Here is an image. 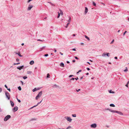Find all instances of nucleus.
<instances>
[{
  "label": "nucleus",
  "instance_id": "nucleus-33",
  "mask_svg": "<svg viewBox=\"0 0 129 129\" xmlns=\"http://www.w3.org/2000/svg\"><path fill=\"white\" fill-rule=\"evenodd\" d=\"M58 14L57 17V18H59V17L60 15V13H59V12H58Z\"/></svg>",
  "mask_w": 129,
  "mask_h": 129
},
{
  "label": "nucleus",
  "instance_id": "nucleus-40",
  "mask_svg": "<svg viewBox=\"0 0 129 129\" xmlns=\"http://www.w3.org/2000/svg\"><path fill=\"white\" fill-rule=\"evenodd\" d=\"M75 79V78H72L70 79V80H74Z\"/></svg>",
  "mask_w": 129,
  "mask_h": 129
},
{
  "label": "nucleus",
  "instance_id": "nucleus-23",
  "mask_svg": "<svg viewBox=\"0 0 129 129\" xmlns=\"http://www.w3.org/2000/svg\"><path fill=\"white\" fill-rule=\"evenodd\" d=\"M110 106L111 107H115V105L114 104H110Z\"/></svg>",
  "mask_w": 129,
  "mask_h": 129
},
{
  "label": "nucleus",
  "instance_id": "nucleus-51",
  "mask_svg": "<svg viewBox=\"0 0 129 129\" xmlns=\"http://www.w3.org/2000/svg\"><path fill=\"white\" fill-rule=\"evenodd\" d=\"M7 89L8 90V91H11V89H10V88H8Z\"/></svg>",
  "mask_w": 129,
  "mask_h": 129
},
{
  "label": "nucleus",
  "instance_id": "nucleus-4",
  "mask_svg": "<svg viewBox=\"0 0 129 129\" xmlns=\"http://www.w3.org/2000/svg\"><path fill=\"white\" fill-rule=\"evenodd\" d=\"M113 113H117L120 115H123V113L121 112L117 111L114 110Z\"/></svg>",
  "mask_w": 129,
  "mask_h": 129
},
{
  "label": "nucleus",
  "instance_id": "nucleus-27",
  "mask_svg": "<svg viewBox=\"0 0 129 129\" xmlns=\"http://www.w3.org/2000/svg\"><path fill=\"white\" fill-rule=\"evenodd\" d=\"M18 89L20 91L21 90V88L20 86H19L18 87Z\"/></svg>",
  "mask_w": 129,
  "mask_h": 129
},
{
  "label": "nucleus",
  "instance_id": "nucleus-15",
  "mask_svg": "<svg viewBox=\"0 0 129 129\" xmlns=\"http://www.w3.org/2000/svg\"><path fill=\"white\" fill-rule=\"evenodd\" d=\"M106 110H109L110 112L113 113L114 110H112L111 109H110L109 108H106L105 109Z\"/></svg>",
  "mask_w": 129,
  "mask_h": 129
},
{
  "label": "nucleus",
  "instance_id": "nucleus-38",
  "mask_svg": "<svg viewBox=\"0 0 129 129\" xmlns=\"http://www.w3.org/2000/svg\"><path fill=\"white\" fill-rule=\"evenodd\" d=\"M48 56V54H46L44 55V56L45 57H47Z\"/></svg>",
  "mask_w": 129,
  "mask_h": 129
},
{
  "label": "nucleus",
  "instance_id": "nucleus-55",
  "mask_svg": "<svg viewBox=\"0 0 129 129\" xmlns=\"http://www.w3.org/2000/svg\"><path fill=\"white\" fill-rule=\"evenodd\" d=\"M20 82L21 83V84H22V85H23V81H20Z\"/></svg>",
  "mask_w": 129,
  "mask_h": 129
},
{
  "label": "nucleus",
  "instance_id": "nucleus-48",
  "mask_svg": "<svg viewBox=\"0 0 129 129\" xmlns=\"http://www.w3.org/2000/svg\"><path fill=\"white\" fill-rule=\"evenodd\" d=\"M5 87L7 88H7H8V86H7V85H6L5 84V86H4Z\"/></svg>",
  "mask_w": 129,
  "mask_h": 129
},
{
  "label": "nucleus",
  "instance_id": "nucleus-12",
  "mask_svg": "<svg viewBox=\"0 0 129 129\" xmlns=\"http://www.w3.org/2000/svg\"><path fill=\"white\" fill-rule=\"evenodd\" d=\"M59 65L60 66L62 67H64V64L62 62L60 63L59 64Z\"/></svg>",
  "mask_w": 129,
  "mask_h": 129
},
{
  "label": "nucleus",
  "instance_id": "nucleus-24",
  "mask_svg": "<svg viewBox=\"0 0 129 129\" xmlns=\"http://www.w3.org/2000/svg\"><path fill=\"white\" fill-rule=\"evenodd\" d=\"M92 5L94 6H96V4L95 2L93 1H92Z\"/></svg>",
  "mask_w": 129,
  "mask_h": 129
},
{
  "label": "nucleus",
  "instance_id": "nucleus-1",
  "mask_svg": "<svg viewBox=\"0 0 129 129\" xmlns=\"http://www.w3.org/2000/svg\"><path fill=\"white\" fill-rule=\"evenodd\" d=\"M11 117L10 115H7L4 118V120L5 121H7Z\"/></svg>",
  "mask_w": 129,
  "mask_h": 129
},
{
  "label": "nucleus",
  "instance_id": "nucleus-22",
  "mask_svg": "<svg viewBox=\"0 0 129 129\" xmlns=\"http://www.w3.org/2000/svg\"><path fill=\"white\" fill-rule=\"evenodd\" d=\"M109 92L110 93H114V92L112 91L111 90H110L109 91Z\"/></svg>",
  "mask_w": 129,
  "mask_h": 129
},
{
  "label": "nucleus",
  "instance_id": "nucleus-61",
  "mask_svg": "<svg viewBox=\"0 0 129 129\" xmlns=\"http://www.w3.org/2000/svg\"><path fill=\"white\" fill-rule=\"evenodd\" d=\"M38 41H44V40L43 41V40H40V39H39L38 40Z\"/></svg>",
  "mask_w": 129,
  "mask_h": 129
},
{
  "label": "nucleus",
  "instance_id": "nucleus-2",
  "mask_svg": "<svg viewBox=\"0 0 129 129\" xmlns=\"http://www.w3.org/2000/svg\"><path fill=\"white\" fill-rule=\"evenodd\" d=\"M5 92L6 97L8 100H9L10 99V95H9V93L7 92L6 91H5Z\"/></svg>",
  "mask_w": 129,
  "mask_h": 129
},
{
  "label": "nucleus",
  "instance_id": "nucleus-6",
  "mask_svg": "<svg viewBox=\"0 0 129 129\" xmlns=\"http://www.w3.org/2000/svg\"><path fill=\"white\" fill-rule=\"evenodd\" d=\"M18 110V107L17 106L15 107L13 109V111L14 112H15L17 111Z\"/></svg>",
  "mask_w": 129,
  "mask_h": 129
},
{
  "label": "nucleus",
  "instance_id": "nucleus-16",
  "mask_svg": "<svg viewBox=\"0 0 129 129\" xmlns=\"http://www.w3.org/2000/svg\"><path fill=\"white\" fill-rule=\"evenodd\" d=\"M16 54H18L19 56L20 57H22V55H21V54H20V52H18V53H15Z\"/></svg>",
  "mask_w": 129,
  "mask_h": 129
},
{
  "label": "nucleus",
  "instance_id": "nucleus-39",
  "mask_svg": "<svg viewBox=\"0 0 129 129\" xmlns=\"http://www.w3.org/2000/svg\"><path fill=\"white\" fill-rule=\"evenodd\" d=\"M74 76L73 75H70L69 76V78H71V77H72L73 76Z\"/></svg>",
  "mask_w": 129,
  "mask_h": 129
},
{
  "label": "nucleus",
  "instance_id": "nucleus-36",
  "mask_svg": "<svg viewBox=\"0 0 129 129\" xmlns=\"http://www.w3.org/2000/svg\"><path fill=\"white\" fill-rule=\"evenodd\" d=\"M71 128V126H68L66 129H68L69 128Z\"/></svg>",
  "mask_w": 129,
  "mask_h": 129
},
{
  "label": "nucleus",
  "instance_id": "nucleus-20",
  "mask_svg": "<svg viewBox=\"0 0 129 129\" xmlns=\"http://www.w3.org/2000/svg\"><path fill=\"white\" fill-rule=\"evenodd\" d=\"M46 78H50V75L49 73H48L47 74Z\"/></svg>",
  "mask_w": 129,
  "mask_h": 129
},
{
  "label": "nucleus",
  "instance_id": "nucleus-63",
  "mask_svg": "<svg viewBox=\"0 0 129 129\" xmlns=\"http://www.w3.org/2000/svg\"><path fill=\"white\" fill-rule=\"evenodd\" d=\"M82 71V70H79V71H78V72H81Z\"/></svg>",
  "mask_w": 129,
  "mask_h": 129
},
{
  "label": "nucleus",
  "instance_id": "nucleus-29",
  "mask_svg": "<svg viewBox=\"0 0 129 129\" xmlns=\"http://www.w3.org/2000/svg\"><path fill=\"white\" fill-rule=\"evenodd\" d=\"M72 116L73 117H76V114H73L72 115Z\"/></svg>",
  "mask_w": 129,
  "mask_h": 129
},
{
  "label": "nucleus",
  "instance_id": "nucleus-57",
  "mask_svg": "<svg viewBox=\"0 0 129 129\" xmlns=\"http://www.w3.org/2000/svg\"><path fill=\"white\" fill-rule=\"evenodd\" d=\"M45 46H44L41 49H43L44 48H45Z\"/></svg>",
  "mask_w": 129,
  "mask_h": 129
},
{
  "label": "nucleus",
  "instance_id": "nucleus-44",
  "mask_svg": "<svg viewBox=\"0 0 129 129\" xmlns=\"http://www.w3.org/2000/svg\"><path fill=\"white\" fill-rule=\"evenodd\" d=\"M17 100L19 102V103H20V102H21V101H20V100H19V99H17Z\"/></svg>",
  "mask_w": 129,
  "mask_h": 129
},
{
  "label": "nucleus",
  "instance_id": "nucleus-54",
  "mask_svg": "<svg viewBox=\"0 0 129 129\" xmlns=\"http://www.w3.org/2000/svg\"><path fill=\"white\" fill-rule=\"evenodd\" d=\"M37 106V105H35L34 106H33V107H31V109H32V108H34V107H36Z\"/></svg>",
  "mask_w": 129,
  "mask_h": 129
},
{
  "label": "nucleus",
  "instance_id": "nucleus-41",
  "mask_svg": "<svg viewBox=\"0 0 129 129\" xmlns=\"http://www.w3.org/2000/svg\"><path fill=\"white\" fill-rule=\"evenodd\" d=\"M127 32V31H125L123 33V36H124L125 34L126 33V32Z\"/></svg>",
  "mask_w": 129,
  "mask_h": 129
},
{
  "label": "nucleus",
  "instance_id": "nucleus-28",
  "mask_svg": "<svg viewBox=\"0 0 129 129\" xmlns=\"http://www.w3.org/2000/svg\"><path fill=\"white\" fill-rule=\"evenodd\" d=\"M129 83V80L127 82L126 84L125 85V86L127 87H128V84Z\"/></svg>",
  "mask_w": 129,
  "mask_h": 129
},
{
  "label": "nucleus",
  "instance_id": "nucleus-42",
  "mask_svg": "<svg viewBox=\"0 0 129 129\" xmlns=\"http://www.w3.org/2000/svg\"><path fill=\"white\" fill-rule=\"evenodd\" d=\"M114 39L113 40H112V41H111V42L110 44H112V43H113V42H114Z\"/></svg>",
  "mask_w": 129,
  "mask_h": 129
},
{
  "label": "nucleus",
  "instance_id": "nucleus-9",
  "mask_svg": "<svg viewBox=\"0 0 129 129\" xmlns=\"http://www.w3.org/2000/svg\"><path fill=\"white\" fill-rule=\"evenodd\" d=\"M24 67V66H20L17 67V68L19 69V70H21V69H22Z\"/></svg>",
  "mask_w": 129,
  "mask_h": 129
},
{
  "label": "nucleus",
  "instance_id": "nucleus-19",
  "mask_svg": "<svg viewBox=\"0 0 129 129\" xmlns=\"http://www.w3.org/2000/svg\"><path fill=\"white\" fill-rule=\"evenodd\" d=\"M52 87L54 88L55 87H58L59 86H58L56 85L55 84L54 85H53L52 86Z\"/></svg>",
  "mask_w": 129,
  "mask_h": 129
},
{
  "label": "nucleus",
  "instance_id": "nucleus-47",
  "mask_svg": "<svg viewBox=\"0 0 129 129\" xmlns=\"http://www.w3.org/2000/svg\"><path fill=\"white\" fill-rule=\"evenodd\" d=\"M86 69L88 71H89L90 70V69L89 68H87Z\"/></svg>",
  "mask_w": 129,
  "mask_h": 129
},
{
  "label": "nucleus",
  "instance_id": "nucleus-60",
  "mask_svg": "<svg viewBox=\"0 0 129 129\" xmlns=\"http://www.w3.org/2000/svg\"><path fill=\"white\" fill-rule=\"evenodd\" d=\"M2 110L0 108V112L2 111Z\"/></svg>",
  "mask_w": 129,
  "mask_h": 129
},
{
  "label": "nucleus",
  "instance_id": "nucleus-8",
  "mask_svg": "<svg viewBox=\"0 0 129 129\" xmlns=\"http://www.w3.org/2000/svg\"><path fill=\"white\" fill-rule=\"evenodd\" d=\"M42 91H41L39 92L38 93V94L37 95L39 97H40L42 94Z\"/></svg>",
  "mask_w": 129,
  "mask_h": 129
},
{
  "label": "nucleus",
  "instance_id": "nucleus-35",
  "mask_svg": "<svg viewBox=\"0 0 129 129\" xmlns=\"http://www.w3.org/2000/svg\"><path fill=\"white\" fill-rule=\"evenodd\" d=\"M42 100L41 101H40V102H38L37 105H37V106L38 105H39V104H40L41 102L42 101Z\"/></svg>",
  "mask_w": 129,
  "mask_h": 129
},
{
  "label": "nucleus",
  "instance_id": "nucleus-26",
  "mask_svg": "<svg viewBox=\"0 0 129 129\" xmlns=\"http://www.w3.org/2000/svg\"><path fill=\"white\" fill-rule=\"evenodd\" d=\"M60 14L61 15H63V12L61 10H60Z\"/></svg>",
  "mask_w": 129,
  "mask_h": 129
},
{
  "label": "nucleus",
  "instance_id": "nucleus-49",
  "mask_svg": "<svg viewBox=\"0 0 129 129\" xmlns=\"http://www.w3.org/2000/svg\"><path fill=\"white\" fill-rule=\"evenodd\" d=\"M80 90H81L80 89H78V90L76 89V91L77 92H78Z\"/></svg>",
  "mask_w": 129,
  "mask_h": 129
},
{
  "label": "nucleus",
  "instance_id": "nucleus-59",
  "mask_svg": "<svg viewBox=\"0 0 129 129\" xmlns=\"http://www.w3.org/2000/svg\"><path fill=\"white\" fill-rule=\"evenodd\" d=\"M67 63H69L70 62L69 61H67Z\"/></svg>",
  "mask_w": 129,
  "mask_h": 129
},
{
  "label": "nucleus",
  "instance_id": "nucleus-14",
  "mask_svg": "<svg viewBox=\"0 0 129 129\" xmlns=\"http://www.w3.org/2000/svg\"><path fill=\"white\" fill-rule=\"evenodd\" d=\"M10 102L11 106L12 107H14V103L13 102L11 101H10Z\"/></svg>",
  "mask_w": 129,
  "mask_h": 129
},
{
  "label": "nucleus",
  "instance_id": "nucleus-37",
  "mask_svg": "<svg viewBox=\"0 0 129 129\" xmlns=\"http://www.w3.org/2000/svg\"><path fill=\"white\" fill-rule=\"evenodd\" d=\"M38 96L37 95L36 96V97L35 98L36 99V100H37L38 99V98H39Z\"/></svg>",
  "mask_w": 129,
  "mask_h": 129
},
{
  "label": "nucleus",
  "instance_id": "nucleus-43",
  "mask_svg": "<svg viewBox=\"0 0 129 129\" xmlns=\"http://www.w3.org/2000/svg\"><path fill=\"white\" fill-rule=\"evenodd\" d=\"M74 58L76 59H77V60H78L79 58H78V57H76V56H75L74 57Z\"/></svg>",
  "mask_w": 129,
  "mask_h": 129
},
{
  "label": "nucleus",
  "instance_id": "nucleus-31",
  "mask_svg": "<svg viewBox=\"0 0 129 129\" xmlns=\"http://www.w3.org/2000/svg\"><path fill=\"white\" fill-rule=\"evenodd\" d=\"M36 119L35 118H32L30 120V121H31L33 120H35Z\"/></svg>",
  "mask_w": 129,
  "mask_h": 129
},
{
  "label": "nucleus",
  "instance_id": "nucleus-34",
  "mask_svg": "<svg viewBox=\"0 0 129 129\" xmlns=\"http://www.w3.org/2000/svg\"><path fill=\"white\" fill-rule=\"evenodd\" d=\"M23 78L24 79H26L27 78V77H26V76H24V77H23Z\"/></svg>",
  "mask_w": 129,
  "mask_h": 129
},
{
  "label": "nucleus",
  "instance_id": "nucleus-56",
  "mask_svg": "<svg viewBox=\"0 0 129 129\" xmlns=\"http://www.w3.org/2000/svg\"><path fill=\"white\" fill-rule=\"evenodd\" d=\"M72 62L73 63L75 62V60H72Z\"/></svg>",
  "mask_w": 129,
  "mask_h": 129
},
{
  "label": "nucleus",
  "instance_id": "nucleus-18",
  "mask_svg": "<svg viewBox=\"0 0 129 129\" xmlns=\"http://www.w3.org/2000/svg\"><path fill=\"white\" fill-rule=\"evenodd\" d=\"M84 36L85 38L87 39L88 40H90L89 38L86 35H85Z\"/></svg>",
  "mask_w": 129,
  "mask_h": 129
},
{
  "label": "nucleus",
  "instance_id": "nucleus-58",
  "mask_svg": "<svg viewBox=\"0 0 129 129\" xmlns=\"http://www.w3.org/2000/svg\"><path fill=\"white\" fill-rule=\"evenodd\" d=\"M114 58L115 59H117V57L116 56H115L114 57Z\"/></svg>",
  "mask_w": 129,
  "mask_h": 129
},
{
  "label": "nucleus",
  "instance_id": "nucleus-11",
  "mask_svg": "<svg viewBox=\"0 0 129 129\" xmlns=\"http://www.w3.org/2000/svg\"><path fill=\"white\" fill-rule=\"evenodd\" d=\"M88 8L86 7H85V14H86L88 12Z\"/></svg>",
  "mask_w": 129,
  "mask_h": 129
},
{
  "label": "nucleus",
  "instance_id": "nucleus-46",
  "mask_svg": "<svg viewBox=\"0 0 129 129\" xmlns=\"http://www.w3.org/2000/svg\"><path fill=\"white\" fill-rule=\"evenodd\" d=\"M16 60L17 61H19V59L18 58H16Z\"/></svg>",
  "mask_w": 129,
  "mask_h": 129
},
{
  "label": "nucleus",
  "instance_id": "nucleus-5",
  "mask_svg": "<svg viewBox=\"0 0 129 129\" xmlns=\"http://www.w3.org/2000/svg\"><path fill=\"white\" fill-rule=\"evenodd\" d=\"M106 55L108 57H109L110 56V53H104L102 54V56L103 57H105Z\"/></svg>",
  "mask_w": 129,
  "mask_h": 129
},
{
  "label": "nucleus",
  "instance_id": "nucleus-10",
  "mask_svg": "<svg viewBox=\"0 0 129 129\" xmlns=\"http://www.w3.org/2000/svg\"><path fill=\"white\" fill-rule=\"evenodd\" d=\"M33 6L32 5H29V6L28 7V8L27 10H30L31 9L33 8Z\"/></svg>",
  "mask_w": 129,
  "mask_h": 129
},
{
  "label": "nucleus",
  "instance_id": "nucleus-53",
  "mask_svg": "<svg viewBox=\"0 0 129 129\" xmlns=\"http://www.w3.org/2000/svg\"><path fill=\"white\" fill-rule=\"evenodd\" d=\"M72 50L74 51H76V49L75 48H74L73 49H72Z\"/></svg>",
  "mask_w": 129,
  "mask_h": 129
},
{
  "label": "nucleus",
  "instance_id": "nucleus-52",
  "mask_svg": "<svg viewBox=\"0 0 129 129\" xmlns=\"http://www.w3.org/2000/svg\"><path fill=\"white\" fill-rule=\"evenodd\" d=\"M2 91V88H1V87H0V93Z\"/></svg>",
  "mask_w": 129,
  "mask_h": 129
},
{
  "label": "nucleus",
  "instance_id": "nucleus-64",
  "mask_svg": "<svg viewBox=\"0 0 129 129\" xmlns=\"http://www.w3.org/2000/svg\"><path fill=\"white\" fill-rule=\"evenodd\" d=\"M89 74L88 73H86V75H88Z\"/></svg>",
  "mask_w": 129,
  "mask_h": 129
},
{
  "label": "nucleus",
  "instance_id": "nucleus-45",
  "mask_svg": "<svg viewBox=\"0 0 129 129\" xmlns=\"http://www.w3.org/2000/svg\"><path fill=\"white\" fill-rule=\"evenodd\" d=\"M126 69H125V70H124V72H126V71H128V70L127 68H126Z\"/></svg>",
  "mask_w": 129,
  "mask_h": 129
},
{
  "label": "nucleus",
  "instance_id": "nucleus-13",
  "mask_svg": "<svg viewBox=\"0 0 129 129\" xmlns=\"http://www.w3.org/2000/svg\"><path fill=\"white\" fill-rule=\"evenodd\" d=\"M40 89L39 88H35L34 89L32 90V91L33 92H34L36 91H37L38 90Z\"/></svg>",
  "mask_w": 129,
  "mask_h": 129
},
{
  "label": "nucleus",
  "instance_id": "nucleus-30",
  "mask_svg": "<svg viewBox=\"0 0 129 129\" xmlns=\"http://www.w3.org/2000/svg\"><path fill=\"white\" fill-rule=\"evenodd\" d=\"M69 24H70V23H67V24H66V25L65 26V27L66 28H67L68 27V25Z\"/></svg>",
  "mask_w": 129,
  "mask_h": 129
},
{
  "label": "nucleus",
  "instance_id": "nucleus-17",
  "mask_svg": "<svg viewBox=\"0 0 129 129\" xmlns=\"http://www.w3.org/2000/svg\"><path fill=\"white\" fill-rule=\"evenodd\" d=\"M29 63L31 65H33L34 63V61L33 60H31L30 62Z\"/></svg>",
  "mask_w": 129,
  "mask_h": 129
},
{
  "label": "nucleus",
  "instance_id": "nucleus-32",
  "mask_svg": "<svg viewBox=\"0 0 129 129\" xmlns=\"http://www.w3.org/2000/svg\"><path fill=\"white\" fill-rule=\"evenodd\" d=\"M20 64V62H18L17 63H14V65H18Z\"/></svg>",
  "mask_w": 129,
  "mask_h": 129
},
{
  "label": "nucleus",
  "instance_id": "nucleus-7",
  "mask_svg": "<svg viewBox=\"0 0 129 129\" xmlns=\"http://www.w3.org/2000/svg\"><path fill=\"white\" fill-rule=\"evenodd\" d=\"M96 124L95 123L92 124L90 125L91 127L93 128H95L96 127Z\"/></svg>",
  "mask_w": 129,
  "mask_h": 129
},
{
  "label": "nucleus",
  "instance_id": "nucleus-21",
  "mask_svg": "<svg viewBox=\"0 0 129 129\" xmlns=\"http://www.w3.org/2000/svg\"><path fill=\"white\" fill-rule=\"evenodd\" d=\"M69 19L68 20V21L69 22L68 23H70L71 21V17L70 16H69Z\"/></svg>",
  "mask_w": 129,
  "mask_h": 129
},
{
  "label": "nucleus",
  "instance_id": "nucleus-3",
  "mask_svg": "<svg viewBox=\"0 0 129 129\" xmlns=\"http://www.w3.org/2000/svg\"><path fill=\"white\" fill-rule=\"evenodd\" d=\"M64 118L66 119L68 121H69V122H71L72 121V119L70 117L66 116Z\"/></svg>",
  "mask_w": 129,
  "mask_h": 129
},
{
  "label": "nucleus",
  "instance_id": "nucleus-50",
  "mask_svg": "<svg viewBox=\"0 0 129 129\" xmlns=\"http://www.w3.org/2000/svg\"><path fill=\"white\" fill-rule=\"evenodd\" d=\"M75 79L76 80H78V79L79 78H78V77H77V78H75Z\"/></svg>",
  "mask_w": 129,
  "mask_h": 129
},
{
  "label": "nucleus",
  "instance_id": "nucleus-25",
  "mask_svg": "<svg viewBox=\"0 0 129 129\" xmlns=\"http://www.w3.org/2000/svg\"><path fill=\"white\" fill-rule=\"evenodd\" d=\"M32 72L31 71H28L27 72V74H30L32 73Z\"/></svg>",
  "mask_w": 129,
  "mask_h": 129
},
{
  "label": "nucleus",
  "instance_id": "nucleus-62",
  "mask_svg": "<svg viewBox=\"0 0 129 129\" xmlns=\"http://www.w3.org/2000/svg\"><path fill=\"white\" fill-rule=\"evenodd\" d=\"M59 53L62 55H63V53H61L60 52Z\"/></svg>",
  "mask_w": 129,
  "mask_h": 129
}]
</instances>
